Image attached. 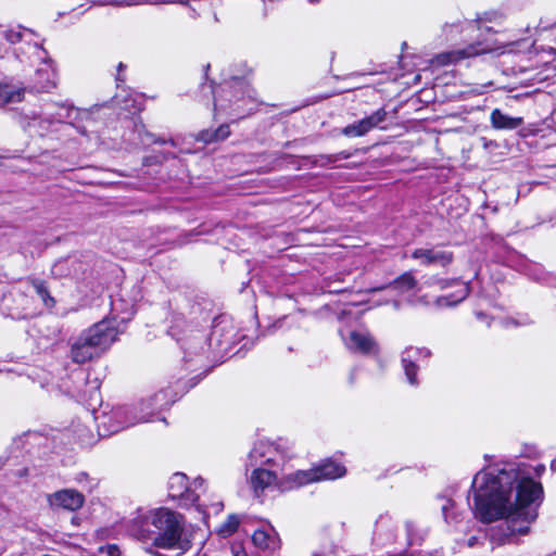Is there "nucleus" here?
Returning a JSON list of instances; mask_svg holds the SVG:
<instances>
[{
    "mask_svg": "<svg viewBox=\"0 0 556 556\" xmlns=\"http://www.w3.org/2000/svg\"><path fill=\"white\" fill-rule=\"evenodd\" d=\"M518 480L515 469L479 471L471 484L475 515L483 522L505 518V528L493 529L491 540L504 543L515 533H527L528 526L538 517V506L543 495L541 483L531 478L521 479L516 489V501H510Z\"/></svg>",
    "mask_w": 556,
    "mask_h": 556,
    "instance_id": "obj_1",
    "label": "nucleus"
},
{
    "mask_svg": "<svg viewBox=\"0 0 556 556\" xmlns=\"http://www.w3.org/2000/svg\"><path fill=\"white\" fill-rule=\"evenodd\" d=\"M131 533L138 540L164 549L186 552L191 547V538L184 527L182 516L167 508L149 511L134 523Z\"/></svg>",
    "mask_w": 556,
    "mask_h": 556,
    "instance_id": "obj_2",
    "label": "nucleus"
},
{
    "mask_svg": "<svg viewBox=\"0 0 556 556\" xmlns=\"http://www.w3.org/2000/svg\"><path fill=\"white\" fill-rule=\"evenodd\" d=\"M117 337L111 321L102 320L84 331L72 343L70 357L76 364H84L98 357Z\"/></svg>",
    "mask_w": 556,
    "mask_h": 556,
    "instance_id": "obj_3",
    "label": "nucleus"
},
{
    "mask_svg": "<svg viewBox=\"0 0 556 556\" xmlns=\"http://www.w3.org/2000/svg\"><path fill=\"white\" fill-rule=\"evenodd\" d=\"M249 86L241 79L232 81L220 87L214 93V110L226 111L232 103H237L245 93H249ZM250 97V94H248Z\"/></svg>",
    "mask_w": 556,
    "mask_h": 556,
    "instance_id": "obj_4",
    "label": "nucleus"
},
{
    "mask_svg": "<svg viewBox=\"0 0 556 556\" xmlns=\"http://www.w3.org/2000/svg\"><path fill=\"white\" fill-rule=\"evenodd\" d=\"M387 111L381 108L365 118L342 128L341 134L346 137H362L387 119Z\"/></svg>",
    "mask_w": 556,
    "mask_h": 556,
    "instance_id": "obj_5",
    "label": "nucleus"
},
{
    "mask_svg": "<svg viewBox=\"0 0 556 556\" xmlns=\"http://www.w3.org/2000/svg\"><path fill=\"white\" fill-rule=\"evenodd\" d=\"M84 495L74 489L56 491L48 496V503L53 509L75 511L84 505Z\"/></svg>",
    "mask_w": 556,
    "mask_h": 556,
    "instance_id": "obj_6",
    "label": "nucleus"
},
{
    "mask_svg": "<svg viewBox=\"0 0 556 556\" xmlns=\"http://www.w3.org/2000/svg\"><path fill=\"white\" fill-rule=\"evenodd\" d=\"M489 51L486 48H481L480 43L469 45L464 49H456L448 52L440 53L435 56V63L439 65H447L451 63H456L467 58L479 55L480 53H484Z\"/></svg>",
    "mask_w": 556,
    "mask_h": 556,
    "instance_id": "obj_7",
    "label": "nucleus"
},
{
    "mask_svg": "<svg viewBox=\"0 0 556 556\" xmlns=\"http://www.w3.org/2000/svg\"><path fill=\"white\" fill-rule=\"evenodd\" d=\"M440 283L442 289L451 286H458V289L454 294L439 296L435 300V304L439 307L454 306L459 302L464 301L470 293V288L468 283L460 282L459 280H442Z\"/></svg>",
    "mask_w": 556,
    "mask_h": 556,
    "instance_id": "obj_8",
    "label": "nucleus"
},
{
    "mask_svg": "<svg viewBox=\"0 0 556 556\" xmlns=\"http://www.w3.org/2000/svg\"><path fill=\"white\" fill-rule=\"evenodd\" d=\"M412 257L420 260V263L425 266L432 264L446 266L453 260L452 253L437 249H416L412 253Z\"/></svg>",
    "mask_w": 556,
    "mask_h": 556,
    "instance_id": "obj_9",
    "label": "nucleus"
},
{
    "mask_svg": "<svg viewBox=\"0 0 556 556\" xmlns=\"http://www.w3.org/2000/svg\"><path fill=\"white\" fill-rule=\"evenodd\" d=\"M422 353L426 357L431 355V352L427 349H417L413 346L405 349L402 353L403 368L408 382L413 386L417 384V366L415 365V361L418 359V356Z\"/></svg>",
    "mask_w": 556,
    "mask_h": 556,
    "instance_id": "obj_10",
    "label": "nucleus"
},
{
    "mask_svg": "<svg viewBox=\"0 0 556 556\" xmlns=\"http://www.w3.org/2000/svg\"><path fill=\"white\" fill-rule=\"evenodd\" d=\"M418 285L417 279L413 276L410 271H405L402 275H400L397 278H395L393 281H391L388 285L375 287L370 289V292H378L382 291L387 288H392L397 293L403 294L410 290H414Z\"/></svg>",
    "mask_w": 556,
    "mask_h": 556,
    "instance_id": "obj_11",
    "label": "nucleus"
},
{
    "mask_svg": "<svg viewBox=\"0 0 556 556\" xmlns=\"http://www.w3.org/2000/svg\"><path fill=\"white\" fill-rule=\"evenodd\" d=\"M276 481V475L267 469L256 468L253 470L250 482L256 496H260L266 488Z\"/></svg>",
    "mask_w": 556,
    "mask_h": 556,
    "instance_id": "obj_12",
    "label": "nucleus"
},
{
    "mask_svg": "<svg viewBox=\"0 0 556 556\" xmlns=\"http://www.w3.org/2000/svg\"><path fill=\"white\" fill-rule=\"evenodd\" d=\"M275 448L273 445L264 442H260L254 445L249 454L250 460L254 465H271L276 460L273 456Z\"/></svg>",
    "mask_w": 556,
    "mask_h": 556,
    "instance_id": "obj_13",
    "label": "nucleus"
},
{
    "mask_svg": "<svg viewBox=\"0 0 556 556\" xmlns=\"http://www.w3.org/2000/svg\"><path fill=\"white\" fill-rule=\"evenodd\" d=\"M270 531L273 532V534L265 530H255L252 535V541L254 545L265 551H275L276 548H278L280 540L278 535L275 533L274 529H270Z\"/></svg>",
    "mask_w": 556,
    "mask_h": 556,
    "instance_id": "obj_14",
    "label": "nucleus"
},
{
    "mask_svg": "<svg viewBox=\"0 0 556 556\" xmlns=\"http://www.w3.org/2000/svg\"><path fill=\"white\" fill-rule=\"evenodd\" d=\"M491 124L495 129H516L523 124L522 117H510L501 110L494 109L490 115Z\"/></svg>",
    "mask_w": 556,
    "mask_h": 556,
    "instance_id": "obj_15",
    "label": "nucleus"
},
{
    "mask_svg": "<svg viewBox=\"0 0 556 556\" xmlns=\"http://www.w3.org/2000/svg\"><path fill=\"white\" fill-rule=\"evenodd\" d=\"M317 473V481L332 480L345 475V468L339 464L328 460L318 467H315Z\"/></svg>",
    "mask_w": 556,
    "mask_h": 556,
    "instance_id": "obj_16",
    "label": "nucleus"
},
{
    "mask_svg": "<svg viewBox=\"0 0 556 556\" xmlns=\"http://www.w3.org/2000/svg\"><path fill=\"white\" fill-rule=\"evenodd\" d=\"M37 80L34 84L33 88L37 92H49L51 89L55 88V74L48 70H38L36 72Z\"/></svg>",
    "mask_w": 556,
    "mask_h": 556,
    "instance_id": "obj_17",
    "label": "nucleus"
},
{
    "mask_svg": "<svg viewBox=\"0 0 556 556\" xmlns=\"http://www.w3.org/2000/svg\"><path fill=\"white\" fill-rule=\"evenodd\" d=\"M189 492L188 478L185 473L176 472L169 479V495L172 497H185Z\"/></svg>",
    "mask_w": 556,
    "mask_h": 556,
    "instance_id": "obj_18",
    "label": "nucleus"
},
{
    "mask_svg": "<svg viewBox=\"0 0 556 556\" xmlns=\"http://www.w3.org/2000/svg\"><path fill=\"white\" fill-rule=\"evenodd\" d=\"M374 341L370 336L366 333H361L356 331H352L350 333L349 339V348L355 349L357 351H361L363 353H368L374 348Z\"/></svg>",
    "mask_w": 556,
    "mask_h": 556,
    "instance_id": "obj_19",
    "label": "nucleus"
},
{
    "mask_svg": "<svg viewBox=\"0 0 556 556\" xmlns=\"http://www.w3.org/2000/svg\"><path fill=\"white\" fill-rule=\"evenodd\" d=\"M24 98V89L0 84V106L21 102Z\"/></svg>",
    "mask_w": 556,
    "mask_h": 556,
    "instance_id": "obj_20",
    "label": "nucleus"
},
{
    "mask_svg": "<svg viewBox=\"0 0 556 556\" xmlns=\"http://www.w3.org/2000/svg\"><path fill=\"white\" fill-rule=\"evenodd\" d=\"M287 481L291 483V486H302L304 484L316 482L317 473L314 468L308 470H299L293 473H290L287 477Z\"/></svg>",
    "mask_w": 556,
    "mask_h": 556,
    "instance_id": "obj_21",
    "label": "nucleus"
},
{
    "mask_svg": "<svg viewBox=\"0 0 556 556\" xmlns=\"http://www.w3.org/2000/svg\"><path fill=\"white\" fill-rule=\"evenodd\" d=\"M31 286L36 293L41 298L42 302L47 307H52L55 304L54 299L50 295L49 289L45 281L39 279H33Z\"/></svg>",
    "mask_w": 556,
    "mask_h": 556,
    "instance_id": "obj_22",
    "label": "nucleus"
},
{
    "mask_svg": "<svg viewBox=\"0 0 556 556\" xmlns=\"http://www.w3.org/2000/svg\"><path fill=\"white\" fill-rule=\"evenodd\" d=\"M67 115H65V117H67ZM62 118H64L63 115L59 114L58 117H49V118H41V117H34L31 119V122L28 123V127L29 128H37L38 127V130H36V132L39 135V136H42L43 135V131H46L48 129V127L54 123L55 121L56 122H61Z\"/></svg>",
    "mask_w": 556,
    "mask_h": 556,
    "instance_id": "obj_23",
    "label": "nucleus"
},
{
    "mask_svg": "<svg viewBox=\"0 0 556 556\" xmlns=\"http://www.w3.org/2000/svg\"><path fill=\"white\" fill-rule=\"evenodd\" d=\"M239 527V519L236 515H230L227 520L220 526L219 533L224 536H228L236 532Z\"/></svg>",
    "mask_w": 556,
    "mask_h": 556,
    "instance_id": "obj_24",
    "label": "nucleus"
},
{
    "mask_svg": "<svg viewBox=\"0 0 556 556\" xmlns=\"http://www.w3.org/2000/svg\"><path fill=\"white\" fill-rule=\"evenodd\" d=\"M3 37L10 43H16V42L22 41V39L24 37V33L18 29H8V30L3 31Z\"/></svg>",
    "mask_w": 556,
    "mask_h": 556,
    "instance_id": "obj_25",
    "label": "nucleus"
},
{
    "mask_svg": "<svg viewBox=\"0 0 556 556\" xmlns=\"http://www.w3.org/2000/svg\"><path fill=\"white\" fill-rule=\"evenodd\" d=\"M198 140L203 141L205 143L214 142L216 141V134L215 130H203L199 134Z\"/></svg>",
    "mask_w": 556,
    "mask_h": 556,
    "instance_id": "obj_26",
    "label": "nucleus"
},
{
    "mask_svg": "<svg viewBox=\"0 0 556 556\" xmlns=\"http://www.w3.org/2000/svg\"><path fill=\"white\" fill-rule=\"evenodd\" d=\"M216 141L224 140L230 135V129L228 125H220L216 130Z\"/></svg>",
    "mask_w": 556,
    "mask_h": 556,
    "instance_id": "obj_27",
    "label": "nucleus"
},
{
    "mask_svg": "<svg viewBox=\"0 0 556 556\" xmlns=\"http://www.w3.org/2000/svg\"><path fill=\"white\" fill-rule=\"evenodd\" d=\"M189 0H146L148 3H181L186 4Z\"/></svg>",
    "mask_w": 556,
    "mask_h": 556,
    "instance_id": "obj_28",
    "label": "nucleus"
},
{
    "mask_svg": "<svg viewBox=\"0 0 556 556\" xmlns=\"http://www.w3.org/2000/svg\"><path fill=\"white\" fill-rule=\"evenodd\" d=\"M102 552H105L108 556H119V549L115 545H110L106 548H103Z\"/></svg>",
    "mask_w": 556,
    "mask_h": 556,
    "instance_id": "obj_29",
    "label": "nucleus"
},
{
    "mask_svg": "<svg viewBox=\"0 0 556 556\" xmlns=\"http://www.w3.org/2000/svg\"><path fill=\"white\" fill-rule=\"evenodd\" d=\"M453 507V502L451 500H446L445 504L442 505V513L446 521H448V509Z\"/></svg>",
    "mask_w": 556,
    "mask_h": 556,
    "instance_id": "obj_30",
    "label": "nucleus"
},
{
    "mask_svg": "<svg viewBox=\"0 0 556 556\" xmlns=\"http://www.w3.org/2000/svg\"><path fill=\"white\" fill-rule=\"evenodd\" d=\"M148 420H149L148 416H147V415H142V416H140V417H136V418H134L131 421H129V422L127 424V426H132V425H135V424H137V422H139V421H148Z\"/></svg>",
    "mask_w": 556,
    "mask_h": 556,
    "instance_id": "obj_31",
    "label": "nucleus"
},
{
    "mask_svg": "<svg viewBox=\"0 0 556 556\" xmlns=\"http://www.w3.org/2000/svg\"><path fill=\"white\" fill-rule=\"evenodd\" d=\"M197 484L201 485L203 483V479L202 478H198L195 479L194 481Z\"/></svg>",
    "mask_w": 556,
    "mask_h": 556,
    "instance_id": "obj_32",
    "label": "nucleus"
},
{
    "mask_svg": "<svg viewBox=\"0 0 556 556\" xmlns=\"http://www.w3.org/2000/svg\"><path fill=\"white\" fill-rule=\"evenodd\" d=\"M551 467H552V469H553V470H555V469H556V460H553V462H552Z\"/></svg>",
    "mask_w": 556,
    "mask_h": 556,
    "instance_id": "obj_33",
    "label": "nucleus"
},
{
    "mask_svg": "<svg viewBox=\"0 0 556 556\" xmlns=\"http://www.w3.org/2000/svg\"><path fill=\"white\" fill-rule=\"evenodd\" d=\"M473 540H475V539H470V540H469V545H470V546H471V545H473Z\"/></svg>",
    "mask_w": 556,
    "mask_h": 556,
    "instance_id": "obj_34",
    "label": "nucleus"
}]
</instances>
